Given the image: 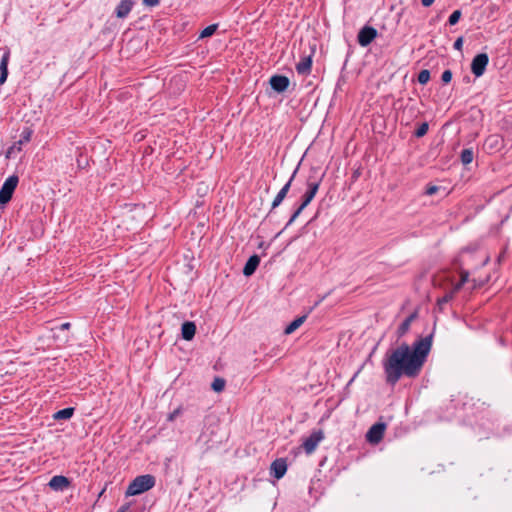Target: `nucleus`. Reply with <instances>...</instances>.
<instances>
[{
  "instance_id": "obj_1",
  "label": "nucleus",
  "mask_w": 512,
  "mask_h": 512,
  "mask_svg": "<svg viewBox=\"0 0 512 512\" xmlns=\"http://www.w3.org/2000/svg\"><path fill=\"white\" fill-rule=\"evenodd\" d=\"M434 330L425 337H419L412 345L405 342L394 349H388L381 361L385 382L394 387L402 377H418L431 351Z\"/></svg>"
},
{
  "instance_id": "obj_2",
  "label": "nucleus",
  "mask_w": 512,
  "mask_h": 512,
  "mask_svg": "<svg viewBox=\"0 0 512 512\" xmlns=\"http://www.w3.org/2000/svg\"><path fill=\"white\" fill-rule=\"evenodd\" d=\"M321 184V178L312 180L310 176L307 180V189L305 193L301 197L300 204L295 208L288 222L286 223V227L292 225V223L297 219V217L301 214V212L310 204V202L314 199L317 194L319 187Z\"/></svg>"
},
{
  "instance_id": "obj_3",
  "label": "nucleus",
  "mask_w": 512,
  "mask_h": 512,
  "mask_svg": "<svg viewBox=\"0 0 512 512\" xmlns=\"http://www.w3.org/2000/svg\"><path fill=\"white\" fill-rule=\"evenodd\" d=\"M156 479L151 474L139 475L135 477L129 484L126 495L135 496L140 495L155 486Z\"/></svg>"
},
{
  "instance_id": "obj_4",
  "label": "nucleus",
  "mask_w": 512,
  "mask_h": 512,
  "mask_svg": "<svg viewBox=\"0 0 512 512\" xmlns=\"http://www.w3.org/2000/svg\"><path fill=\"white\" fill-rule=\"evenodd\" d=\"M19 183L17 175L9 176L0 188V205L7 204L13 196V193Z\"/></svg>"
},
{
  "instance_id": "obj_5",
  "label": "nucleus",
  "mask_w": 512,
  "mask_h": 512,
  "mask_svg": "<svg viewBox=\"0 0 512 512\" xmlns=\"http://www.w3.org/2000/svg\"><path fill=\"white\" fill-rule=\"evenodd\" d=\"M298 172V166L295 168V170L293 171L292 175L290 176L289 180L286 182V184L279 190V192L277 193V195L275 196L274 200L272 201V204H271V208L269 210V212L267 213L266 217H265V220H268L271 218L272 214H273V211L283 202V200L286 198L290 188H291V185H292V182L296 176Z\"/></svg>"
},
{
  "instance_id": "obj_6",
  "label": "nucleus",
  "mask_w": 512,
  "mask_h": 512,
  "mask_svg": "<svg viewBox=\"0 0 512 512\" xmlns=\"http://www.w3.org/2000/svg\"><path fill=\"white\" fill-rule=\"evenodd\" d=\"M377 36L378 31L376 28L365 25L357 34V42L361 47H367L376 39Z\"/></svg>"
},
{
  "instance_id": "obj_7",
  "label": "nucleus",
  "mask_w": 512,
  "mask_h": 512,
  "mask_svg": "<svg viewBox=\"0 0 512 512\" xmlns=\"http://www.w3.org/2000/svg\"><path fill=\"white\" fill-rule=\"evenodd\" d=\"M489 63V56L487 53L477 54L471 62V72L475 77H481L486 70Z\"/></svg>"
},
{
  "instance_id": "obj_8",
  "label": "nucleus",
  "mask_w": 512,
  "mask_h": 512,
  "mask_svg": "<svg viewBox=\"0 0 512 512\" xmlns=\"http://www.w3.org/2000/svg\"><path fill=\"white\" fill-rule=\"evenodd\" d=\"M385 429V423L378 422L373 424L366 434L367 441L371 444L379 443L384 436Z\"/></svg>"
},
{
  "instance_id": "obj_9",
  "label": "nucleus",
  "mask_w": 512,
  "mask_h": 512,
  "mask_svg": "<svg viewBox=\"0 0 512 512\" xmlns=\"http://www.w3.org/2000/svg\"><path fill=\"white\" fill-rule=\"evenodd\" d=\"M269 83L275 92L283 93L288 89L290 80L287 76L275 74L270 77Z\"/></svg>"
},
{
  "instance_id": "obj_10",
  "label": "nucleus",
  "mask_w": 512,
  "mask_h": 512,
  "mask_svg": "<svg viewBox=\"0 0 512 512\" xmlns=\"http://www.w3.org/2000/svg\"><path fill=\"white\" fill-rule=\"evenodd\" d=\"M324 438L323 432L321 430L312 432L304 441H303V448L306 451V453L313 452L319 442Z\"/></svg>"
},
{
  "instance_id": "obj_11",
  "label": "nucleus",
  "mask_w": 512,
  "mask_h": 512,
  "mask_svg": "<svg viewBox=\"0 0 512 512\" xmlns=\"http://www.w3.org/2000/svg\"><path fill=\"white\" fill-rule=\"evenodd\" d=\"M287 461L285 458H277L271 463L270 474L276 478L281 479L287 472Z\"/></svg>"
},
{
  "instance_id": "obj_12",
  "label": "nucleus",
  "mask_w": 512,
  "mask_h": 512,
  "mask_svg": "<svg viewBox=\"0 0 512 512\" xmlns=\"http://www.w3.org/2000/svg\"><path fill=\"white\" fill-rule=\"evenodd\" d=\"M70 484V480L63 475L53 476L48 483L49 487L55 491H63L64 489L68 488Z\"/></svg>"
},
{
  "instance_id": "obj_13",
  "label": "nucleus",
  "mask_w": 512,
  "mask_h": 512,
  "mask_svg": "<svg viewBox=\"0 0 512 512\" xmlns=\"http://www.w3.org/2000/svg\"><path fill=\"white\" fill-rule=\"evenodd\" d=\"M312 63V54L302 57L300 62L296 64V72L303 76L309 75L311 73Z\"/></svg>"
},
{
  "instance_id": "obj_14",
  "label": "nucleus",
  "mask_w": 512,
  "mask_h": 512,
  "mask_svg": "<svg viewBox=\"0 0 512 512\" xmlns=\"http://www.w3.org/2000/svg\"><path fill=\"white\" fill-rule=\"evenodd\" d=\"M259 264H260V257L257 254L251 255L244 265L243 274L246 277L253 275L255 273L256 269L258 268Z\"/></svg>"
},
{
  "instance_id": "obj_15",
  "label": "nucleus",
  "mask_w": 512,
  "mask_h": 512,
  "mask_svg": "<svg viewBox=\"0 0 512 512\" xmlns=\"http://www.w3.org/2000/svg\"><path fill=\"white\" fill-rule=\"evenodd\" d=\"M10 60V50L6 49L0 61V86L3 85L8 77V63Z\"/></svg>"
},
{
  "instance_id": "obj_16",
  "label": "nucleus",
  "mask_w": 512,
  "mask_h": 512,
  "mask_svg": "<svg viewBox=\"0 0 512 512\" xmlns=\"http://www.w3.org/2000/svg\"><path fill=\"white\" fill-rule=\"evenodd\" d=\"M133 0H121L115 9V14L118 18H125L131 12L133 7Z\"/></svg>"
},
{
  "instance_id": "obj_17",
  "label": "nucleus",
  "mask_w": 512,
  "mask_h": 512,
  "mask_svg": "<svg viewBox=\"0 0 512 512\" xmlns=\"http://www.w3.org/2000/svg\"><path fill=\"white\" fill-rule=\"evenodd\" d=\"M417 316L418 312L414 311L402 321V323L399 325L397 329V336L399 338L403 337L409 331L411 323L417 318Z\"/></svg>"
},
{
  "instance_id": "obj_18",
  "label": "nucleus",
  "mask_w": 512,
  "mask_h": 512,
  "mask_svg": "<svg viewBox=\"0 0 512 512\" xmlns=\"http://www.w3.org/2000/svg\"><path fill=\"white\" fill-rule=\"evenodd\" d=\"M196 333V325L193 321H185L181 326V336L184 340L190 341Z\"/></svg>"
},
{
  "instance_id": "obj_19",
  "label": "nucleus",
  "mask_w": 512,
  "mask_h": 512,
  "mask_svg": "<svg viewBox=\"0 0 512 512\" xmlns=\"http://www.w3.org/2000/svg\"><path fill=\"white\" fill-rule=\"evenodd\" d=\"M32 134L33 130L30 127H25L20 134L19 140L14 143L10 150H13L14 148L21 150L22 145L28 143L31 140Z\"/></svg>"
},
{
  "instance_id": "obj_20",
  "label": "nucleus",
  "mask_w": 512,
  "mask_h": 512,
  "mask_svg": "<svg viewBox=\"0 0 512 512\" xmlns=\"http://www.w3.org/2000/svg\"><path fill=\"white\" fill-rule=\"evenodd\" d=\"M306 318H307V314L294 319L290 324H288L286 326V328L284 329V333L286 335L292 334L296 329H298L303 324V322L306 320Z\"/></svg>"
},
{
  "instance_id": "obj_21",
  "label": "nucleus",
  "mask_w": 512,
  "mask_h": 512,
  "mask_svg": "<svg viewBox=\"0 0 512 512\" xmlns=\"http://www.w3.org/2000/svg\"><path fill=\"white\" fill-rule=\"evenodd\" d=\"M457 292L458 291H454V288L452 287L451 290L446 292L442 297L438 298L437 299V306L439 307V310H443L444 305L449 303L454 298V295Z\"/></svg>"
},
{
  "instance_id": "obj_22",
  "label": "nucleus",
  "mask_w": 512,
  "mask_h": 512,
  "mask_svg": "<svg viewBox=\"0 0 512 512\" xmlns=\"http://www.w3.org/2000/svg\"><path fill=\"white\" fill-rule=\"evenodd\" d=\"M74 411H75V409L73 407H67V408L57 411L53 415V418L55 420H68L73 416Z\"/></svg>"
},
{
  "instance_id": "obj_23",
  "label": "nucleus",
  "mask_w": 512,
  "mask_h": 512,
  "mask_svg": "<svg viewBox=\"0 0 512 512\" xmlns=\"http://www.w3.org/2000/svg\"><path fill=\"white\" fill-rule=\"evenodd\" d=\"M473 157H474V152L471 148L463 149L460 154L461 162L464 165L470 164L473 161Z\"/></svg>"
},
{
  "instance_id": "obj_24",
  "label": "nucleus",
  "mask_w": 512,
  "mask_h": 512,
  "mask_svg": "<svg viewBox=\"0 0 512 512\" xmlns=\"http://www.w3.org/2000/svg\"><path fill=\"white\" fill-rule=\"evenodd\" d=\"M217 28H218V24H216V23L207 26L206 28H204L201 31V33L199 35V39L211 37L216 32Z\"/></svg>"
},
{
  "instance_id": "obj_25",
  "label": "nucleus",
  "mask_w": 512,
  "mask_h": 512,
  "mask_svg": "<svg viewBox=\"0 0 512 512\" xmlns=\"http://www.w3.org/2000/svg\"><path fill=\"white\" fill-rule=\"evenodd\" d=\"M468 277H469V272L465 271V270L462 271L460 280L452 286L454 288V291H460L462 289L463 285L467 282Z\"/></svg>"
},
{
  "instance_id": "obj_26",
  "label": "nucleus",
  "mask_w": 512,
  "mask_h": 512,
  "mask_svg": "<svg viewBox=\"0 0 512 512\" xmlns=\"http://www.w3.org/2000/svg\"><path fill=\"white\" fill-rule=\"evenodd\" d=\"M428 129L429 124L427 122H423L418 126V128L414 131L413 134L416 138H421L427 134Z\"/></svg>"
},
{
  "instance_id": "obj_27",
  "label": "nucleus",
  "mask_w": 512,
  "mask_h": 512,
  "mask_svg": "<svg viewBox=\"0 0 512 512\" xmlns=\"http://www.w3.org/2000/svg\"><path fill=\"white\" fill-rule=\"evenodd\" d=\"M417 80L421 85L427 84L430 80V71L427 69L421 70L418 74Z\"/></svg>"
},
{
  "instance_id": "obj_28",
  "label": "nucleus",
  "mask_w": 512,
  "mask_h": 512,
  "mask_svg": "<svg viewBox=\"0 0 512 512\" xmlns=\"http://www.w3.org/2000/svg\"><path fill=\"white\" fill-rule=\"evenodd\" d=\"M211 387L215 392H221L225 387V380L223 378L216 377L212 382Z\"/></svg>"
},
{
  "instance_id": "obj_29",
  "label": "nucleus",
  "mask_w": 512,
  "mask_h": 512,
  "mask_svg": "<svg viewBox=\"0 0 512 512\" xmlns=\"http://www.w3.org/2000/svg\"><path fill=\"white\" fill-rule=\"evenodd\" d=\"M461 15H462L461 10L458 9V10L453 11L452 14L448 18V24L451 26L456 25L458 23V21L460 20Z\"/></svg>"
},
{
  "instance_id": "obj_30",
  "label": "nucleus",
  "mask_w": 512,
  "mask_h": 512,
  "mask_svg": "<svg viewBox=\"0 0 512 512\" xmlns=\"http://www.w3.org/2000/svg\"><path fill=\"white\" fill-rule=\"evenodd\" d=\"M183 412V407L178 406L176 409H174L172 412H170L167 416V421L173 422L178 416H180Z\"/></svg>"
},
{
  "instance_id": "obj_31",
  "label": "nucleus",
  "mask_w": 512,
  "mask_h": 512,
  "mask_svg": "<svg viewBox=\"0 0 512 512\" xmlns=\"http://www.w3.org/2000/svg\"><path fill=\"white\" fill-rule=\"evenodd\" d=\"M500 142V139L497 135H492L487 138L486 144L489 145L490 148H496Z\"/></svg>"
},
{
  "instance_id": "obj_32",
  "label": "nucleus",
  "mask_w": 512,
  "mask_h": 512,
  "mask_svg": "<svg viewBox=\"0 0 512 512\" xmlns=\"http://www.w3.org/2000/svg\"><path fill=\"white\" fill-rule=\"evenodd\" d=\"M452 76H453L452 71L449 69H446L443 71V73L441 75V81L443 82V84H448L452 80Z\"/></svg>"
},
{
  "instance_id": "obj_33",
  "label": "nucleus",
  "mask_w": 512,
  "mask_h": 512,
  "mask_svg": "<svg viewBox=\"0 0 512 512\" xmlns=\"http://www.w3.org/2000/svg\"><path fill=\"white\" fill-rule=\"evenodd\" d=\"M439 190V187L436 185H429L426 187L425 194L428 196L434 195Z\"/></svg>"
},
{
  "instance_id": "obj_34",
  "label": "nucleus",
  "mask_w": 512,
  "mask_h": 512,
  "mask_svg": "<svg viewBox=\"0 0 512 512\" xmlns=\"http://www.w3.org/2000/svg\"><path fill=\"white\" fill-rule=\"evenodd\" d=\"M463 42H464L463 37H462V36L458 37V38L455 40L454 44H453V48H454L455 50H459V51H461V50H462V46H463Z\"/></svg>"
},
{
  "instance_id": "obj_35",
  "label": "nucleus",
  "mask_w": 512,
  "mask_h": 512,
  "mask_svg": "<svg viewBox=\"0 0 512 512\" xmlns=\"http://www.w3.org/2000/svg\"><path fill=\"white\" fill-rule=\"evenodd\" d=\"M143 3H144L146 6L154 7V6L159 5L160 0H143Z\"/></svg>"
},
{
  "instance_id": "obj_36",
  "label": "nucleus",
  "mask_w": 512,
  "mask_h": 512,
  "mask_svg": "<svg viewBox=\"0 0 512 512\" xmlns=\"http://www.w3.org/2000/svg\"><path fill=\"white\" fill-rule=\"evenodd\" d=\"M130 511V505L124 504L122 505L117 512H129Z\"/></svg>"
},
{
  "instance_id": "obj_37",
  "label": "nucleus",
  "mask_w": 512,
  "mask_h": 512,
  "mask_svg": "<svg viewBox=\"0 0 512 512\" xmlns=\"http://www.w3.org/2000/svg\"><path fill=\"white\" fill-rule=\"evenodd\" d=\"M435 0H421V4L424 6V7H430L433 3H434Z\"/></svg>"
},
{
  "instance_id": "obj_38",
  "label": "nucleus",
  "mask_w": 512,
  "mask_h": 512,
  "mask_svg": "<svg viewBox=\"0 0 512 512\" xmlns=\"http://www.w3.org/2000/svg\"><path fill=\"white\" fill-rule=\"evenodd\" d=\"M71 326V324L69 322H65V323H62L60 326H59V329L60 330H67L69 329Z\"/></svg>"
},
{
  "instance_id": "obj_39",
  "label": "nucleus",
  "mask_w": 512,
  "mask_h": 512,
  "mask_svg": "<svg viewBox=\"0 0 512 512\" xmlns=\"http://www.w3.org/2000/svg\"><path fill=\"white\" fill-rule=\"evenodd\" d=\"M499 343L502 345V346H506L507 345V341L504 337H500L499 338Z\"/></svg>"
},
{
  "instance_id": "obj_40",
  "label": "nucleus",
  "mask_w": 512,
  "mask_h": 512,
  "mask_svg": "<svg viewBox=\"0 0 512 512\" xmlns=\"http://www.w3.org/2000/svg\"><path fill=\"white\" fill-rule=\"evenodd\" d=\"M359 373H360V369L354 374V376L352 377L350 382H352L358 376Z\"/></svg>"
},
{
  "instance_id": "obj_41",
  "label": "nucleus",
  "mask_w": 512,
  "mask_h": 512,
  "mask_svg": "<svg viewBox=\"0 0 512 512\" xmlns=\"http://www.w3.org/2000/svg\"><path fill=\"white\" fill-rule=\"evenodd\" d=\"M10 153H11V150L9 149L8 154H6V157H9Z\"/></svg>"
},
{
  "instance_id": "obj_42",
  "label": "nucleus",
  "mask_w": 512,
  "mask_h": 512,
  "mask_svg": "<svg viewBox=\"0 0 512 512\" xmlns=\"http://www.w3.org/2000/svg\"><path fill=\"white\" fill-rule=\"evenodd\" d=\"M286 228H287L286 226H285L284 228H282V229H281V232H284Z\"/></svg>"
},
{
  "instance_id": "obj_43",
  "label": "nucleus",
  "mask_w": 512,
  "mask_h": 512,
  "mask_svg": "<svg viewBox=\"0 0 512 512\" xmlns=\"http://www.w3.org/2000/svg\"><path fill=\"white\" fill-rule=\"evenodd\" d=\"M286 228H287L286 226H285L284 228H282V229H281V232H284Z\"/></svg>"
}]
</instances>
